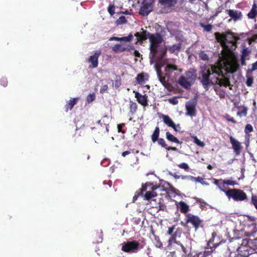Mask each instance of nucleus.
<instances>
[{
    "label": "nucleus",
    "instance_id": "1",
    "mask_svg": "<svg viewBox=\"0 0 257 257\" xmlns=\"http://www.w3.org/2000/svg\"><path fill=\"white\" fill-rule=\"evenodd\" d=\"M198 80L206 91L208 90L211 86L216 84L225 87L231 86L229 78L224 75L221 70L212 67L202 69L200 73Z\"/></svg>",
    "mask_w": 257,
    "mask_h": 257
},
{
    "label": "nucleus",
    "instance_id": "2",
    "mask_svg": "<svg viewBox=\"0 0 257 257\" xmlns=\"http://www.w3.org/2000/svg\"><path fill=\"white\" fill-rule=\"evenodd\" d=\"M149 38L150 42V56L151 63H153V58L157 61H160L166 54L167 48L165 46H161L163 39L161 35L156 34L155 35L147 34L146 31V40Z\"/></svg>",
    "mask_w": 257,
    "mask_h": 257
},
{
    "label": "nucleus",
    "instance_id": "3",
    "mask_svg": "<svg viewBox=\"0 0 257 257\" xmlns=\"http://www.w3.org/2000/svg\"><path fill=\"white\" fill-rule=\"evenodd\" d=\"M146 177L148 181L146 182V200L149 201L157 196L155 191L159 188L157 185L158 178L153 173L148 174Z\"/></svg>",
    "mask_w": 257,
    "mask_h": 257
},
{
    "label": "nucleus",
    "instance_id": "4",
    "mask_svg": "<svg viewBox=\"0 0 257 257\" xmlns=\"http://www.w3.org/2000/svg\"><path fill=\"white\" fill-rule=\"evenodd\" d=\"M161 66H160L159 64L157 63L155 65V69L160 81L165 87H167L169 85V83L168 82V79L166 80V77H170L172 72L175 70H177L178 68L175 65L171 64H167L165 68V76H163V73L161 70Z\"/></svg>",
    "mask_w": 257,
    "mask_h": 257
},
{
    "label": "nucleus",
    "instance_id": "5",
    "mask_svg": "<svg viewBox=\"0 0 257 257\" xmlns=\"http://www.w3.org/2000/svg\"><path fill=\"white\" fill-rule=\"evenodd\" d=\"M216 40L221 44V46L225 49L227 48V43L233 44L234 40V37L233 33L231 32H226L220 34L219 32L214 34Z\"/></svg>",
    "mask_w": 257,
    "mask_h": 257
},
{
    "label": "nucleus",
    "instance_id": "6",
    "mask_svg": "<svg viewBox=\"0 0 257 257\" xmlns=\"http://www.w3.org/2000/svg\"><path fill=\"white\" fill-rule=\"evenodd\" d=\"M228 197H232L235 201H242L247 198L246 194L239 189H233L226 192Z\"/></svg>",
    "mask_w": 257,
    "mask_h": 257
},
{
    "label": "nucleus",
    "instance_id": "7",
    "mask_svg": "<svg viewBox=\"0 0 257 257\" xmlns=\"http://www.w3.org/2000/svg\"><path fill=\"white\" fill-rule=\"evenodd\" d=\"M139 245L137 241H127L123 243L121 249L126 252H134L138 249Z\"/></svg>",
    "mask_w": 257,
    "mask_h": 257
},
{
    "label": "nucleus",
    "instance_id": "8",
    "mask_svg": "<svg viewBox=\"0 0 257 257\" xmlns=\"http://www.w3.org/2000/svg\"><path fill=\"white\" fill-rule=\"evenodd\" d=\"M101 55L100 51H96L94 52V54L90 56L88 58L87 61L90 63L91 64L89 66L90 68H96L98 65V58Z\"/></svg>",
    "mask_w": 257,
    "mask_h": 257
},
{
    "label": "nucleus",
    "instance_id": "9",
    "mask_svg": "<svg viewBox=\"0 0 257 257\" xmlns=\"http://www.w3.org/2000/svg\"><path fill=\"white\" fill-rule=\"evenodd\" d=\"M186 222L192 223L197 230L201 223V220L197 216L189 213L187 215Z\"/></svg>",
    "mask_w": 257,
    "mask_h": 257
},
{
    "label": "nucleus",
    "instance_id": "10",
    "mask_svg": "<svg viewBox=\"0 0 257 257\" xmlns=\"http://www.w3.org/2000/svg\"><path fill=\"white\" fill-rule=\"evenodd\" d=\"M196 101H190L186 103V108L187 110L186 115L190 116L196 115Z\"/></svg>",
    "mask_w": 257,
    "mask_h": 257
},
{
    "label": "nucleus",
    "instance_id": "11",
    "mask_svg": "<svg viewBox=\"0 0 257 257\" xmlns=\"http://www.w3.org/2000/svg\"><path fill=\"white\" fill-rule=\"evenodd\" d=\"M229 139L232 146V148L234 150L236 155H239L241 152V146L240 143L234 139L232 136H230Z\"/></svg>",
    "mask_w": 257,
    "mask_h": 257
},
{
    "label": "nucleus",
    "instance_id": "12",
    "mask_svg": "<svg viewBox=\"0 0 257 257\" xmlns=\"http://www.w3.org/2000/svg\"><path fill=\"white\" fill-rule=\"evenodd\" d=\"M178 83L185 89H189L193 84L182 75L178 80Z\"/></svg>",
    "mask_w": 257,
    "mask_h": 257
},
{
    "label": "nucleus",
    "instance_id": "13",
    "mask_svg": "<svg viewBox=\"0 0 257 257\" xmlns=\"http://www.w3.org/2000/svg\"><path fill=\"white\" fill-rule=\"evenodd\" d=\"M162 118L164 122L168 126L172 127L175 131H178L176 126L173 121L169 117L168 115L162 114Z\"/></svg>",
    "mask_w": 257,
    "mask_h": 257
},
{
    "label": "nucleus",
    "instance_id": "14",
    "mask_svg": "<svg viewBox=\"0 0 257 257\" xmlns=\"http://www.w3.org/2000/svg\"><path fill=\"white\" fill-rule=\"evenodd\" d=\"M79 97H75L71 98L69 101H68L65 105V111L67 112L68 110H72L74 106L77 103Z\"/></svg>",
    "mask_w": 257,
    "mask_h": 257
},
{
    "label": "nucleus",
    "instance_id": "15",
    "mask_svg": "<svg viewBox=\"0 0 257 257\" xmlns=\"http://www.w3.org/2000/svg\"><path fill=\"white\" fill-rule=\"evenodd\" d=\"M226 12L228 15L235 21L240 19L241 16V13L239 11L227 10Z\"/></svg>",
    "mask_w": 257,
    "mask_h": 257
},
{
    "label": "nucleus",
    "instance_id": "16",
    "mask_svg": "<svg viewBox=\"0 0 257 257\" xmlns=\"http://www.w3.org/2000/svg\"><path fill=\"white\" fill-rule=\"evenodd\" d=\"M155 0H146V16L153 11V4Z\"/></svg>",
    "mask_w": 257,
    "mask_h": 257
},
{
    "label": "nucleus",
    "instance_id": "17",
    "mask_svg": "<svg viewBox=\"0 0 257 257\" xmlns=\"http://www.w3.org/2000/svg\"><path fill=\"white\" fill-rule=\"evenodd\" d=\"M159 2L164 6L171 7L176 4L177 0H159Z\"/></svg>",
    "mask_w": 257,
    "mask_h": 257
},
{
    "label": "nucleus",
    "instance_id": "18",
    "mask_svg": "<svg viewBox=\"0 0 257 257\" xmlns=\"http://www.w3.org/2000/svg\"><path fill=\"white\" fill-rule=\"evenodd\" d=\"M188 80L191 82L192 83L195 80L196 75L193 71L189 70L185 73V76H184Z\"/></svg>",
    "mask_w": 257,
    "mask_h": 257
},
{
    "label": "nucleus",
    "instance_id": "19",
    "mask_svg": "<svg viewBox=\"0 0 257 257\" xmlns=\"http://www.w3.org/2000/svg\"><path fill=\"white\" fill-rule=\"evenodd\" d=\"M144 191H145V184L142 183L141 188L138 191H137L136 192L135 196L133 197V202H135L137 200V199L139 197H140V196L143 197L144 196H143Z\"/></svg>",
    "mask_w": 257,
    "mask_h": 257
},
{
    "label": "nucleus",
    "instance_id": "20",
    "mask_svg": "<svg viewBox=\"0 0 257 257\" xmlns=\"http://www.w3.org/2000/svg\"><path fill=\"white\" fill-rule=\"evenodd\" d=\"M142 32L141 33L137 32L134 35L136 37L137 42L142 43L143 41L145 40V31L142 29Z\"/></svg>",
    "mask_w": 257,
    "mask_h": 257
},
{
    "label": "nucleus",
    "instance_id": "21",
    "mask_svg": "<svg viewBox=\"0 0 257 257\" xmlns=\"http://www.w3.org/2000/svg\"><path fill=\"white\" fill-rule=\"evenodd\" d=\"M106 119H108V117L107 115H104L101 119L98 120L97 122L98 124H100L101 126H105L108 131V130L107 126L108 125L109 122L108 121H106Z\"/></svg>",
    "mask_w": 257,
    "mask_h": 257
},
{
    "label": "nucleus",
    "instance_id": "22",
    "mask_svg": "<svg viewBox=\"0 0 257 257\" xmlns=\"http://www.w3.org/2000/svg\"><path fill=\"white\" fill-rule=\"evenodd\" d=\"M135 93V97L139 103L145 106V95H142L139 92L134 91Z\"/></svg>",
    "mask_w": 257,
    "mask_h": 257
},
{
    "label": "nucleus",
    "instance_id": "23",
    "mask_svg": "<svg viewBox=\"0 0 257 257\" xmlns=\"http://www.w3.org/2000/svg\"><path fill=\"white\" fill-rule=\"evenodd\" d=\"M151 231H152V235H150V237L151 238V239L152 240H154L156 241L155 243H156V246H157L158 247H161L162 245V244L161 242V241H160L159 237L158 236H156L154 234V232L152 230V229H151Z\"/></svg>",
    "mask_w": 257,
    "mask_h": 257
},
{
    "label": "nucleus",
    "instance_id": "24",
    "mask_svg": "<svg viewBox=\"0 0 257 257\" xmlns=\"http://www.w3.org/2000/svg\"><path fill=\"white\" fill-rule=\"evenodd\" d=\"M166 136L167 139L172 142H174L177 144H180L181 142L179 141V140L174 137L173 135L170 134L169 132H167L166 134Z\"/></svg>",
    "mask_w": 257,
    "mask_h": 257
},
{
    "label": "nucleus",
    "instance_id": "25",
    "mask_svg": "<svg viewBox=\"0 0 257 257\" xmlns=\"http://www.w3.org/2000/svg\"><path fill=\"white\" fill-rule=\"evenodd\" d=\"M159 127L158 126H156L151 137L152 141L153 143L156 142L157 141V140L159 139Z\"/></svg>",
    "mask_w": 257,
    "mask_h": 257
},
{
    "label": "nucleus",
    "instance_id": "26",
    "mask_svg": "<svg viewBox=\"0 0 257 257\" xmlns=\"http://www.w3.org/2000/svg\"><path fill=\"white\" fill-rule=\"evenodd\" d=\"M181 44L178 43V44L173 45L172 46L168 47V50L171 53H174L175 51H179L181 49Z\"/></svg>",
    "mask_w": 257,
    "mask_h": 257
},
{
    "label": "nucleus",
    "instance_id": "27",
    "mask_svg": "<svg viewBox=\"0 0 257 257\" xmlns=\"http://www.w3.org/2000/svg\"><path fill=\"white\" fill-rule=\"evenodd\" d=\"M180 211L181 212L186 213L189 210L188 205L183 201H180L179 203Z\"/></svg>",
    "mask_w": 257,
    "mask_h": 257
},
{
    "label": "nucleus",
    "instance_id": "28",
    "mask_svg": "<svg viewBox=\"0 0 257 257\" xmlns=\"http://www.w3.org/2000/svg\"><path fill=\"white\" fill-rule=\"evenodd\" d=\"M112 50L114 52H123L126 50V48L121 44H117L112 47Z\"/></svg>",
    "mask_w": 257,
    "mask_h": 257
},
{
    "label": "nucleus",
    "instance_id": "29",
    "mask_svg": "<svg viewBox=\"0 0 257 257\" xmlns=\"http://www.w3.org/2000/svg\"><path fill=\"white\" fill-rule=\"evenodd\" d=\"M127 21L124 16L120 17L115 22V24L117 25L124 24L126 23Z\"/></svg>",
    "mask_w": 257,
    "mask_h": 257
},
{
    "label": "nucleus",
    "instance_id": "30",
    "mask_svg": "<svg viewBox=\"0 0 257 257\" xmlns=\"http://www.w3.org/2000/svg\"><path fill=\"white\" fill-rule=\"evenodd\" d=\"M199 58L204 61H207L209 59L208 55L205 53L204 51H200L199 53Z\"/></svg>",
    "mask_w": 257,
    "mask_h": 257
},
{
    "label": "nucleus",
    "instance_id": "31",
    "mask_svg": "<svg viewBox=\"0 0 257 257\" xmlns=\"http://www.w3.org/2000/svg\"><path fill=\"white\" fill-rule=\"evenodd\" d=\"M200 26L201 27L204 28L205 31L208 32H210L213 27L212 25H211V24L205 25L202 23H201Z\"/></svg>",
    "mask_w": 257,
    "mask_h": 257
},
{
    "label": "nucleus",
    "instance_id": "32",
    "mask_svg": "<svg viewBox=\"0 0 257 257\" xmlns=\"http://www.w3.org/2000/svg\"><path fill=\"white\" fill-rule=\"evenodd\" d=\"M194 179H193V181H195L196 182H199L201 184H202V185H209V184L208 183L204 181L203 179L200 177H198L197 178L194 177Z\"/></svg>",
    "mask_w": 257,
    "mask_h": 257
},
{
    "label": "nucleus",
    "instance_id": "33",
    "mask_svg": "<svg viewBox=\"0 0 257 257\" xmlns=\"http://www.w3.org/2000/svg\"><path fill=\"white\" fill-rule=\"evenodd\" d=\"M107 11L111 16H113L115 13L114 6L113 5H109L107 8Z\"/></svg>",
    "mask_w": 257,
    "mask_h": 257
},
{
    "label": "nucleus",
    "instance_id": "34",
    "mask_svg": "<svg viewBox=\"0 0 257 257\" xmlns=\"http://www.w3.org/2000/svg\"><path fill=\"white\" fill-rule=\"evenodd\" d=\"M139 14L143 16H145V0H142Z\"/></svg>",
    "mask_w": 257,
    "mask_h": 257
},
{
    "label": "nucleus",
    "instance_id": "35",
    "mask_svg": "<svg viewBox=\"0 0 257 257\" xmlns=\"http://www.w3.org/2000/svg\"><path fill=\"white\" fill-rule=\"evenodd\" d=\"M137 108V105L136 103L131 102L130 105V111L133 113L136 112Z\"/></svg>",
    "mask_w": 257,
    "mask_h": 257
},
{
    "label": "nucleus",
    "instance_id": "36",
    "mask_svg": "<svg viewBox=\"0 0 257 257\" xmlns=\"http://www.w3.org/2000/svg\"><path fill=\"white\" fill-rule=\"evenodd\" d=\"M145 74L144 73H141L139 74L137 77L136 79L139 83H141L144 80Z\"/></svg>",
    "mask_w": 257,
    "mask_h": 257
},
{
    "label": "nucleus",
    "instance_id": "37",
    "mask_svg": "<svg viewBox=\"0 0 257 257\" xmlns=\"http://www.w3.org/2000/svg\"><path fill=\"white\" fill-rule=\"evenodd\" d=\"M250 54V51L248 48H246L243 49L241 56L244 58L247 57Z\"/></svg>",
    "mask_w": 257,
    "mask_h": 257
},
{
    "label": "nucleus",
    "instance_id": "38",
    "mask_svg": "<svg viewBox=\"0 0 257 257\" xmlns=\"http://www.w3.org/2000/svg\"><path fill=\"white\" fill-rule=\"evenodd\" d=\"M133 37L132 33H130L127 36L121 37L120 39H121V41L129 42L132 40Z\"/></svg>",
    "mask_w": 257,
    "mask_h": 257
},
{
    "label": "nucleus",
    "instance_id": "39",
    "mask_svg": "<svg viewBox=\"0 0 257 257\" xmlns=\"http://www.w3.org/2000/svg\"><path fill=\"white\" fill-rule=\"evenodd\" d=\"M194 142L201 147H204L205 144L199 140L196 137L194 138Z\"/></svg>",
    "mask_w": 257,
    "mask_h": 257
},
{
    "label": "nucleus",
    "instance_id": "40",
    "mask_svg": "<svg viewBox=\"0 0 257 257\" xmlns=\"http://www.w3.org/2000/svg\"><path fill=\"white\" fill-rule=\"evenodd\" d=\"M157 141L159 145L163 148H167V145L166 144L165 141L163 139L160 138L158 139Z\"/></svg>",
    "mask_w": 257,
    "mask_h": 257
},
{
    "label": "nucleus",
    "instance_id": "41",
    "mask_svg": "<svg viewBox=\"0 0 257 257\" xmlns=\"http://www.w3.org/2000/svg\"><path fill=\"white\" fill-rule=\"evenodd\" d=\"M223 184H226L230 186H234L236 184H237V183L235 181H232L230 180H226L223 181Z\"/></svg>",
    "mask_w": 257,
    "mask_h": 257
},
{
    "label": "nucleus",
    "instance_id": "42",
    "mask_svg": "<svg viewBox=\"0 0 257 257\" xmlns=\"http://www.w3.org/2000/svg\"><path fill=\"white\" fill-rule=\"evenodd\" d=\"M257 14V11H255L251 9L249 13H248L247 16L249 19L254 18Z\"/></svg>",
    "mask_w": 257,
    "mask_h": 257
},
{
    "label": "nucleus",
    "instance_id": "43",
    "mask_svg": "<svg viewBox=\"0 0 257 257\" xmlns=\"http://www.w3.org/2000/svg\"><path fill=\"white\" fill-rule=\"evenodd\" d=\"M253 131V127L252 125L250 124H247L246 125L244 128V132L247 134L248 133H250Z\"/></svg>",
    "mask_w": 257,
    "mask_h": 257
},
{
    "label": "nucleus",
    "instance_id": "44",
    "mask_svg": "<svg viewBox=\"0 0 257 257\" xmlns=\"http://www.w3.org/2000/svg\"><path fill=\"white\" fill-rule=\"evenodd\" d=\"M95 98V96L94 93L89 94L87 97V101L88 103L92 102Z\"/></svg>",
    "mask_w": 257,
    "mask_h": 257
},
{
    "label": "nucleus",
    "instance_id": "45",
    "mask_svg": "<svg viewBox=\"0 0 257 257\" xmlns=\"http://www.w3.org/2000/svg\"><path fill=\"white\" fill-rule=\"evenodd\" d=\"M253 81V79L252 77H247L246 81V84L247 86H251L252 84Z\"/></svg>",
    "mask_w": 257,
    "mask_h": 257
},
{
    "label": "nucleus",
    "instance_id": "46",
    "mask_svg": "<svg viewBox=\"0 0 257 257\" xmlns=\"http://www.w3.org/2000/svg\"><path fill=\"white\" fill-rule=\"evenodd\" d=\"M0 82L1 84L4 87L7 86L8 85V80L5 77L2 78L1 79Z\"/></svg>",
    "mask_w": 257,
    "mask_h": 257
},
{
    "label": "nucleus",
    "instance_id": "47",
    "mask_svg": "<svg viewBox=\"0 0 257 257\" xmlns=\"http://www.w3.org/2000/svg\"><path fill=\"white\" fill-rule=\"evenodd\" d=\"M247 109L246 107H243L242 111L238 112L237 113V114L239 116H241V115L246 116L247 115Z\"/></svg>",
    "mask_w": 257,
    "mask_h": 257
},
{
    "label": "nucleus",
    "instance_id": "48",
    "mask_svg": "<svg viewBox=\"0 0 257 257\" xmlns=\"http://www.w3.org/2000/svg\"><path fill=\"white\" fill-rule=\"evenodd\" d=\"M178 166L182 169H184L185 170H188L189 168V166L185 163H182L180 164Z\"/></svg>",
    "mask_w": 257,
    "mask_h": 257
},
{
    "label": "nucleus",
    "instance_id": "49",
    "mask_svg": "<svg viewBox=\"0 0 257 257\" xmlns=\"http://www.w3.org/2000/svg\"><path fill=\"white\" fill-rule=\"evenodd\" d=\"M180 178L182 179V180H185V179H187V180H191V181H193V179H194V177H193V176H183V175H181L180 176Z\"/></svg>",
    "mask_w": 257,
    "mask_h": 257
},
{
    "label": "nucleus",
    "instance_id": "50",
    "mask_svg": "<svg viewBox=\"0 0 257 257\" xmlns=\"http://www.w3.org/2000/svg\"><path fill=\"white\" fill-rule=\"evenodd\" d=\"M124 125V123H120L117 125V128L118 132H121L122 134L125 133V131L122 129V127Z\"/></svg>",
    "mask_w": 257,
    "mask_h": 257
},
{
    "label": "nucleus",
    "instance_id": "51",
    "mask_svg": "<svg viewBox=\"0 0 257 257\" xmlns=\"http://www.w3.org/2000/svg\"><path fill=\"white\" fill-rule=\"evenodd\" d=\"M232 70L233 71H236L238 70L239 67V65L236 62H234L232 63Z\"/></svg>",
    "mask_w": 257,
    "mask_h": 257
},
{
    "label": "nucleus",
    "instance_id": "52",
    "mask_svg": "<svg viewBox=\"0 0 257 257\" xmlns=\"http://www.w3.org/2000/svg\"><path fill=\"white\" fill-rule=\"evenodd\" d=\"M108 89V86L107 85H103L100 89V92L101 93H103L104 92H105L106 91H107Z\"/></svg>",
    "mask_w": 257,
    "mask_h": 257
},
{
    "label": "nucleus",
    "instance_id": "53",
    "mask_svg": "<svg viewBox=\"0 0 257 257\" xmlns=\"http://www.w3.org/2000/svg\"><path fill=\"white\" fill-rule=\"evenodd\" d=\"M169 102L174 105L177 104L178 103V100L175 98H170L168 99Z\"/></svg>",
    "mask_w": 257,
    "mask_h": 257
},
{
    "label": "nucleus",
    "instance_id": "54",
    "mask_svg": "<svg viewBox=\"0 0 257 257\" xmlns=\"http://www.w3.org/2000/svg\"><path fill=\"white\" fill-rule=\"evenodd\" d=\"M225 118L228 121H231L233 123H236V121L234 119V118L232 117H230L228 115H226L225 116Z\"/></svg>",
    "mask_w": 257,
    "mask_h": 257
},
{
    "label": "nucleus",
    "instance_id": "55",
    "mask_svg": "<svg viewBox=\"0 0 257 257\" xmlns=\"http://www.w3.org/2000/svg\"><path fill=\"white\" fill-rule=\"evenodd\" d=\"M169 244L171 245L173 242L178 243L177 241L175 240V238L173 236H172L170 237V238L169 239Z\"/></svg>",
    "mask_w": 257,
    "mask_h": 257
},
{
    "label": "nucleus",
    "instance_id": "56",
    "mask_svg": "<svg viewBox=\"0 0 257 257\" xmlns=\"http://www.w3.org/2000/svg\"><path fill=\"white\" fill-rule=\"evenodd\" d=\"M169 174L173 176L175 179H180L181 175H178L177 174V173L176 172L174 173H169Z\"/></svg>",
    "mask_w": 257,
    "mask_h": 257
},
{
    "label": "nucleus",
    "instance_id": "57",
    "mask_svg": "<svg viewBox=\"0 0 257 257\" xmlns=\"http://www.w3.org/2000/svg\"><path fill=\"white\" fill-rule=\"evenodd\" d=\"M257 70V61L252 64V68L251 71H253Z\"/></svg>",
    "mask_w": 257,
    "mask_h": 257
},
{
    "label": "nucleus",
    "instance_id": "58",
    "mask_svg": "<svg viewBox=\"0 0 257 257\" xmlns=\"http://www.w3.org/2000/svg\"><path fill=\"white\" fill-rule=\"evenodd\" d=\"M131 153L130 151H126L122 153L121 156L125 157L126 155H129Z\"/></svg>",
    "mask_w": 257,
    "mask_h": 257
},
{
    "label": "nucleus",
    "instance_id": "59",
    "mask_svg": "<svg viewBox=\"0 0 257 257\" xmlns=\"http://www.w3.org/2000/svg\"><path fill=\"white\" fill-rule=\"evenodd\" d=\"M241 64L242 65H243V66L246 65L245 58L243 57L242 56L241 57Z\"/></svg>",
    "mask_w": 257,
    "mask_h": 257
},
{
    "label": "nucleus",
    "instance_id": "60",
    "mask_svg": "<svg viewBox=\"0 0 257 257\" xmlns=\"http://www.w3.org/2000/svg\"><path fill=\"white\" fill-rule=\"evenodd\" d=\"M207 255V253L205 251L204 252H200L198 254L199 257H205Z\"/></svg>",
    "mask_w": 257,
    "mask_h": 257
},
{
    "label": "nucleus",
    "instance_id": "61",
    "mask_svg": "<svg viewBox=\"0 0 257 257\" xmlns=\"http://www.w3.org/2000/svg\"><path fill=\"white\" fill-rule=\"evenodd\" d=\"M109 40L121 41V39H120V38L119 37H112L110 38Z\"/></svg>",
    "mask_w": 257,
    "mask_h": 257
},
{
    "label": "nucleus",
    "instance_id": "62",
    "mask_svg": "<svg viewBox=\"0 0 257 257\" xmlns=\"http://www.w3.org/2000/svg\"><path fill=\"white\" fill-rule=\"evenodd\" d=\"M174 229V227H169L168 230V234L170 235L172 234Z\"/></svg>",
    "mask_w": 257,
    "mask_h": 257
},
{
    "label": "nucleus",
    "instance_id": "63",
    "mask_svg": "<svg viewBox=\"0 0 257 257\" xmlns=\"http://www.w3.org/2000/svg\"><path fill=\"white\" fill-rule=\"evenodd\" d=\"M166 149L167 150H173V151H175L177 150V149L176 148H175V147H167V148H166Z\"/></svg>",
    "mask_w": 257,
    "mask_h": 257
},
{
    "label": "nucleus",
    "instance_id": "64",
    "mask_svg": "<svg viewBox=\"0 0 257 257\" xmlns=\"http://www.w3.org/2000/svg\"><path fill=\"white\" fill-rule=\"evenodd\" d=\"M251 41H257V35H254L252 37Z\"/></svg>",
    "mask_w": 257,
    "mask_h": 257
}]
</instances>
